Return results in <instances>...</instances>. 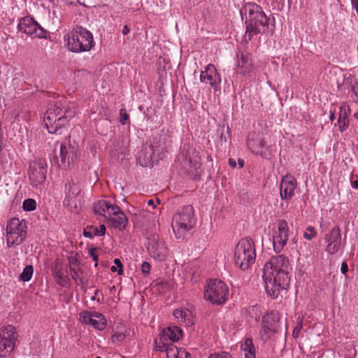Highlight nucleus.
Wrapping results in <instances>:
<instances>
[{
	"label": "nucleus",
	"instance_id": "f257e3e1",
	"mask_svg": "<svg viewBox=\"0 0 358 358\" xmlns=\"http://www.w3.org/2000/svg\"><path fill=\"white\" fill-rule=\"evenodd\" d=\"M292 267L287 257H272L264 266L263 279L267 294L277 299L280 292L287 290L290 282Z\"/></svg>",
	"mask_w": 358,
	"mask_h": 358
},
{
	"label": "nucleus",
	"instance_id": "f03ea898",
	"mask_svg": "<svg viewBox=\"0 0 358 358\" xmlns=\"http://www.w3.org/2000/svg\"><path fill=\"white\" fill-rule=\"evenodd\" d=\"M75 114L74 110L66 108L61 101H57L54 106L47 110L43 121L49 133L61 134L63 127L69 124V120Z\"/></svg>",
	"mask_w": 358,
	"mask_h": 358
},
{
	"label": "nucleus",
	"instance_id": "7ed1b4c3",
	"mask_svg": "<svg viewBox=\"0 0 358 358\" xmlns=\"http://www.w3.org/2000/svg\"><path fill=\"white\" fill-rule=\"evenodd\" d=\"M245 10L248 11V17L245 22L244 40L248 42L251 41L253 36L266 31L268 26V19L262 8L257 4H249Z\"/></svg>",
	"mask_w": 358,
	"mask_h": 358
},
{
	"label": "nucleus",
	"instance_id": "20e7f679",
	"mask_svg": "<svg viewBox=\"0 0 358 358\" xmlns=\"http://www.w3.org/2000/svg\"><path fill=\"white\" fill-rule=\"evenodd\" d=\"M234 262L242 270L248 269L255 262L256 251L250 238H243L237 243L234 251Z\"/></svg>",
	"mask_w": 358,
	"mask_h": 358
},
{
	"label": "nucleus",
	"instance_id": "39448f33",
	"mask_svg": "<svg viewBox=\"0 0 358 358\" xmlns=\"http://www.w3.org/2000/svg\"><path fill=\"white\" fill-rule=\"evenodd\" d=\"M66 41L69 49L75 52L89 51L94 43L92 33L83 27L72 30Z\"/></svg>",
	"mask_w": 358,
	"mask_h": 358
},
{
	"label": "nucleus",
	"instance_id": "423d86ee",
	"mask_svg": "<svg viewBox=\"0 0 358 358\" xmlns=\"http://www.w3.org/2000/svg\"><path fill=\"white\" fill-rule=\"evenodd\" d=\"M195 224L194 209L192 206H186L176 213L172 220L171 227L176 238H183L185 234Z\"/></svg>",
	"mask_w": 358,
	"mask_h": 358
},
{
	"label": "nucleus",
	"instance_id": "0eeeda50",
	"mask_svg": "<svg viewBox=\"0 0 358 358\" xmlns=\"http://www.w3.org/2000/svg\"><path fill=\"white\" fill-rule=\"evenodd\" d=\"M27 236V224L24 220L13 217L6 225V245L8 248L21 244Z\"/></svg>",
	"mask_w": 358,
	"mask_h": 358
},
{
	"label": "nucleus",
	"instance_id": "6e6552de",
	"mask_svg": "<svg viewBox=\"0 0 358 358\" xmlns=\"http://www.w3.org/2000/svg\"><path fill=\"white\" fill-rule=\"evenodd\" d=\"M229 296L227 285L220 280L211 279L205 286L204 298L213 303L222 304Z\"/></svg>",
	"mask_w": 358,
	"mask_h": 358
},
{
	"label": "nucleus",
	"instance_id": "1a4fd4ad",
	"mask_svg": "<svg viewBox=\"0 0 358 358\" xmlns=\"http://www.w3.org/2000/svg\"><path fill=\"white\" fill-rule=\"evenodd\" d=\"M18 334L15 328L8 325L0 328V357L8 356L13 350Z\"/></svg>",
	"mask_w": 358,
	"mask_h": 358
},
{
	"label": "nucleus",
	"instance_id": "9d476101",
	"mask_svg": "<svg viewBox=\"0 0 358 358\" xmlns=\"http://www.w3.org/2000/svg\"><path fill=\"white\" fill-rule=\"evenodd\" d=\"M182 330L177 326L169 327L164 329L159 336L155 339L156 348L160 351H165L172 343L178 341L182 337Z\"/></svg>",
	"mask_w": 358,
	"mask_h": 358
},
{
	"label": "nucleus",
	"instance_id": "9b49d317",
	"mask_svg": "<svg viewBox=\"0 0 358 358\" xmlns=\"http://www.w3.org/2000/svg\"><path fill=\"white\" fill-rule=\"evenodd\" d=\"M77 152L78 146L75 143H71L70 141L64 142L61 143L59 146L61 163H59L57 155H55L54 160L59 166L66 169L69 167L77 158Z\"/></svg>",
	"mask_w": 358,
	"mask_h": 358
},
{
	"label": "nucleus",
	"instance_id": "f8f14e48",
	"mask_svg": "<svg viewBox=\"0 0 358 358\" xmlns=\"http://www.w3.org/2000/svg\"><path fill=\"white\" fill-rule=\"evenodd\" d=\"M65 189L66 195L64 205L71 212L77 213L81 204L80 185L73 182H69L66 185Z\"/></svg>",
	"mask_w": 358,
	"mask_h": 358
},
{
	"label": "nucleus",
	"instance_id": "ddd939ff",
	"mask_svg": "<svg viewBox=\"0 0 358 358\" xmlns=\"http://www.w3.org/2000/svg\"><path fill=\"white\" fill-rule=\"evenodd\" d=\"M47 163L43 158H37L30 163L29 177L34 186L43 183L46 178Z\"/></svg>",
	"mask_w": 358,
	"mask_h": 358
},
{
	"label": "nucleus",
	"instance_id": "4468645a",
	"mask_svg": "<svg viewBox=\"0 0 358 358\" xmlns=\"http://www.w3.org/2000/svg\"><path fill=\"white\" fill-rule=\"evenodd\" d=\"M325 243H327L326 252L329 255L338 254L344 248L345 243L342 242L340 228L335 226L325 235Z\"/></svg>",
	"mask_w": 358,
	"mask_h": 358
},
{
	"label": "nucleus",
	"instance_id": "2eb2a0df",
	"mask_svg": "<svg viewBox=\"0 0 358 358\" xmlns=\"http://www.w3.org/2000/svg\"><path fill=\"white\" fill-rule=\"evenodd\" d=\"M18 29L32 37L45 38V31L30 17H23L18 24Z\"/></svg>",
	"mask_w": 358,
	"mask_h": 358
},
{
	"label": "nucleus",
	"instance_id": "dca6fc26",
	"mask_svg": "<svg viewBox=\"0 0 358 358\" xmlns=\"http://www.w3.org/2000/svg\"><path fill=\"white\" fill-rule=\"evenodd\" d=\"M147 249L152 257L159 261L164 260L168 254V249L164 241L156 234L148 238Z\"/></svg>",
	"mask_w": 358,
	"mask_h": 358
},
{
	"label": "nucleus",
	"instance_id": "f3484780",
	"mask_svg": "<svg viewBox=\"0 0 358 358\" xmlns=\"http://www.w3.org/2000/svg\"><path fill=\"white\" fill-rule=\"evenodd\" d=\"M289 238L287 222L282 220L278 222V229L273 235V245L275 252H280L286 245Z\"/></svg>",
	"mask_w": 358,
	"mask_h": 358
},
{
	"label": "nucleus",
	"instance_id": "a211bd4d",
	"mask_svg": "<svg viewBox=\"0 0 358 358\" xmlns=\"http://www.w3.org/2000/svg\"><path fill=\"white\" fill-rule=\"evenodd\" d=\"M200 80L209 84L215 91L220 90L221 77L213 64H208L205 71L201 72Z\"/></svg>",
	"mask_w": 358,
	"mask_h": 358
},
{
	"label": "nucleus",
	"instance_id": "6ab92c4d",
	"mask_svg": "<svg viewBox=\"0 0 358 358\" xmlns=\"http://www.w3.org/2000/svg\"><path fill=\"white\" fill-rule=\"evenodd\" d=\"M80 321L85 324H90L99 330L106 327L104 316L96 311H83L79 315Z\"/></svg>",
	"mask_w": 358,
	"mask_h": 358
},
{
	"label": "nucleus",
	"instance_id": "aec40b11",
	"mask_svg": "<svg viewBox=\"0 0 358 358\" xmlns=\"http://www.w3.org/2000/svg\"><path fill=\"white\" fill-rule=\"evenodd\" d=\"M296 178L287 174L282 178L280 184V196L282 200H289L294 195V189L296 187Z\"/></svg>",
	"mask_w": 358,
	"mask_h": 358
},
{
	"label": "nucleus",
	"instance_id": "412c9836",
	"mask_svg": "<svg viewBox=\"0 0 358 358\" xmlns=\"http://www.w3.org/2000/svg\"><path fill=\"white\" fill-rule=\"evenodd\" d=\"M247 145L252 153L259 155L262 158L266 157V153L262 151L265 142L262 134L257 132L250 133L247 139Z\"/></svg>",
	"mask_w": 358,
	"mask_h": 358
},
{
	"label": "nucleus",
	"instance_id": "4be33fe9",
	"mask_svg": "<svg viewBox=\"0 0 358 358\" xmlns=\"http://www.w3.org/2000/svg\"><path fill=\"white\" fill-rule=\"evenodd\" d=\"M178 160L181 162L184 167L189 166L190 171H195L197 172L201 165L200 159L197 155L191 157L189 152L185 151V149L182 150L181 155L178 157Z\"/></svg>",
	"mask_w": 358,
	"mask_h": 358
},
{
	"label": "nucleus",
	"instance_id": "5701e85b",
	"mask_svg": "<svg viewBox=\"0 0 358 358\" xmlns=\"http://www.w3.org/2000/svg\"><path fill=\"white\" fill-rule=\"evenodd\" d=\"M173 316L178 323L186 327H191L194 324V315L189 308L176 309L173 312Z\"/></svg>",
	"mask_w": 358,
	"mask_h": 358
},
{
	"label": "nucleus",
	"instance_id": "b1692460",
	"mask_svg": "<svg viewBox=\"0 0 358 358\" xmlns=\"http://www.w3.org/2000/svg\"><path fill=\"white\" fill-rule=\"evenodd\" d=\"M238 71L244 76H250L253 71L251 55L241 52L238 55Z\"/></svg>",
	"mask_w": 358,
	"mask_h": 358
},
{
	"label": "nucleus",
	"instance_id": "393cba45",
	"mask_svg": "<svg viewBox=\"0 0 358 358\" xmlns=\"http://www.w3.org/2000/svg\"><path fill=\"white\" fill-rule=\"evenodd\" d=\"M115 210H118V206L110 203L106 200H99L94 204V211L96 214L103 215L106 218L108 215L114 213Z\"/></svg>",
	"mask_w": 358,
	"mask_h": 358
},
{
	"label": "nucleus",
	"instance_id": "a878e982",
	"mask_svg": "<svg viewBox=\"0 0 358 358\" xmlns=\"http://www.w3.org/2000/svg\"><path fill=\"white\" fill-rule=\"evenodd\" d=\"M112 224V226L120 230H123L127 224V218L124 213L118 206V210H115L114 213L108 215L106 217Z\"/></svg>",
	"mask_w": 358,
	"mask_h": 358
},
{
	"label": "nucleus",
	"instance_id": "bb28decb",
	"mask_svg": "<svg viewBox=\"0 0 358 358\" xmlns=\"http://www.w3.org/2000/svg\"><path fill=\"white\" fill-rule=\"evenodd\" d=\"M138 164L143 166H151L156 162L152 146L145 145L138 157Z\"/></svg>",
	"mask_w": 358,
	"mask_h": 358
},
{
	"label": "nucleus",
	"instance_id": "cd10ccee",
	"mask_svg": "<svg viewBox=\"0 0 358 358\" xmlns=\"http://www.w3.org/2000/svg\"><path fill=\"white\" fill-rule=\"evenodd\" d=\"M262 323L268 326L272 333H277L280 327V315L278 312H271L263 317Z\"/></svg>",
	"mask_w": 358,
	"mask_h": 358
},
{
	"label": "nucleus",
	"instance_id": "c85d7f7f",
	"mask_svg": "<svg viewBox=\"0 0 358 358\" xmlns=\"http://www.w3.org/2000/svg\"><path fill=\"white\" fill-rule=\"evenodd\" d=\"M167 358H192L191 355L184 349L170 346L166 349Z\"/></svg>",
	"mask_w": 358,
	"mask_h": 358
},
{
	"label": "nucleus",
	"instance_id": "c756f323",
	"mask_svg": "<svg viewBox=\"0 0 358 358\" xmlns=\"http://www.w3.org/2000/svg\"><path fill=\"white\" fill-rule=\"evenodd\" d=\"M105 233L106 227L104 224H101L99 227L94 226L87 227L83 231V235L87 238H92L94 236H103Z\"/></svg>",
	"mask_w": 358,
	"mask_h": 358
},
{
	"label": "nucleus",
	"instance_id": "7c9ffc66",
	"mask_svg": "<svg viewBox=\"0 0 358 358\" xmlns=\"http://www.w3.org/2000/svg\"><path fill=\"white\" fill-rule=\"evenodd\" d=\"M245 358H255V348L252 338H246L241 346Z\"/></svg>",
	"mask_w": 358,
	"mask_h": 358
},
{
	"label": "nucleus",
	"instance_id": "2f4dec72",
	"mask_svg": "<svg viewBox=\"0 0 358 358\" xmlns=\"http://www.w3.org/2000/svg\"><path fill=\"white\" fill-rule=\"evenodd\" d=\"M343 85L345 88L353 92L358 99V80L355 76L350 75L344 78Z\"/></svg>",
	"mask_w": 358,
	"mask_h": 358
},
{
	"label": "nucleus",
	"instance_id": "473e14b6",
	"mask_svg": "<svg viewBox=\"0 0 358 358\" xmlns=\"http://www.w3.org/2000/svg\"><path fill=\"white\" fill-rule=\"evenodd\" d=\"M148 146H152V150L153 151L155 159L156 162H158L165 150L166 148L164 143H162L160 141L154 140L151 144L148 145Z\"/></svg>",
	"mask_w": 358,
	"mask_h": 358
},
{
	"label": "nucleus",
	"instance_id": "72a5a7b5",
	"mask_svg": "<svg viewBox=\"0 0 358 358\" xmlns=\"http://www.w3.org/2000/svg\"><path fill=\"white\" fill-rule=\"evenodd\" d=\"M340 116L338 119V124L340 131H343L348 125L347 109L344 107L340 108Z\"/></svg>",
	"mask_w": 358,
	"mask_h": 358
},
{
	"label": "nucleus",
	"instance_id": "f704fd0d",
	"mask_svg": "<svg viewBox=\"0 0 358 358\" xmlns=\"http://www.w3.org/2000/svg\"><path fill=\"white\" fill-rule=\"evenodd\" d=\"M34 273V267L31 265H28L24 267L23 271L19 276V280L23 282H28L31 280Z\"/></svg>",
	"mask_w": 358,
	"mask_h": 358
},
{
	"label": "nucleus",
	"instance_id": "c9c22d12",
	"mask_svg": "<svg viewBox=\"0 0 358 358\" xmlns=\"http://www.w3.org/2000/svg\"><path fill=\"white\" fill-rule=\"evenodd\" d=\"M273 334L268 326L262 323V329L259 331V336L264 342L270 338L271 334Z\"/></svg>",
	"mask_w": 358,
	"mask_h": 358
},
{
	"label": "nucleus",
	"instance_id": "e433bc0d",
	"mask_svg": "<svg viewBox=\"0 0 358 358\" xmlns=\"http://www.w3.org/2000/svg\"><path fill=\"white\" fill-rule=\"evenodd\" d=\"M22 207L26 211H31L36 209V203L34 199H27L23 201Z\"/></svg>",
	"mask_w": 358,
	"mask_h": 358
},
{
	"label": "nucleus",
	"instance_id": "4c0bfd02",
	"mask_svg": "<svg viewBox=\"0 0 358 358\" xmlns=\"http://www.w3.org/2000/svg\"><path fill=\"white\" fill-rule=\"evenodd\" d=\"M126 334L123 332H116L113 334L111 337V341L113 343L116 345H120L122 341L125 339Z\"/></svg>",
	"mask_w": 358,
	"mask_h": 358
},
{
	"label": "nucleus",
	"instance_id": "58836bf2",
	"mask_svg": "<svg viewBox=\"0 0 358 358\" xmlns=\"http://www.w3.org/2000/svg\"><path fill=\"white\" fill-rule=\"evenodd\" d=\"M317 236V231L312 226H308L303 234V237L307 240H311Z\"/></svg>",
	"mask_w": 358,
	"mask_h": 358
},
{
	"label": "nucleus",
	"instance_id": "ea45409f",
	"mask_svg": "<svg viewBox=\"0 0 358 358\" xmlns=\"http://www.w3.org/2000/svg\"><path fill=\"white\" fill-rule=\"evenodd\" d=\"M71 276L75 280L76 283L79 285L83 282L82 279L79 277L78 273L75 266H70Z\"/></svg>",
	"mask_w": 358,
	"mask_h": 358
},
{
	"label": "nucleus",
	"instance_id": "a19ab883",
	"mask_svg": "<svg viewBox=\"0 0 358 358\" xmlns=\"http://www.w3.org/2000/svg\"><path fill=\"white\" fill-rule=\"evenodd\" d=\"M208 358H232L231 355L226 352H215L211 354Z\"/></svg>",
	"mask_w": 358,
	"mask_h": 358
},
{
	"label": "nucleus",
	"instance_id": "79ce46f5",
	"mask_svg": "<svg viewBox=\"0 0 358 358\" xmlns=\"http://www.w3.org/2000/svg\"><path fill=\"white\" fill-rule=\"evenodd\" d=\"M303 327V324H302V321H299L296 326L294 327V329H293V331H292V336L294 338H297L299 337V334L301 332V330Z\"/></svg>",
	"mask_w": 358,
	"mask_h": 358
},
{
	"label": "nucleus",
	"instance_id": "37998d69",
	"mask_svg": "<svg viewBox=\"0 0 358 358\" xmlns=\"http://www.w3.org/2000/svg\"><path fill=\"white\" fill-rule=\"evenodd\" d=\"M129 120V115L124 108L120 110V122L122 124H127V121Z\"/></svg>",
	"mask_w": 358,
	"mask_h": 358
},
{
	"label": "nucleus",
	"instance_id": "c03bdc74",
	"mask_svg": "<svg viewBox=\"0 0 358 358\" xmlns=\"http://www.w3.org/2000/svg\"><path fill=\"white\" fill-rule=\"evenodd\" d=\"M151 268L150 264L147 262H143L141 265V271L143 274H148Z\"/></svg>",
	"mask_w": 358,
	"mask_h": 358
},
{
	"label": "nucleus",
	"instance_id": "a18cd8bd",
	"mask_svg": "<svg viewBox=\"0 0 358 358\" xmlns=\"http://www.w3.org/2000/svg\"><path fill=\"white\" fill-rule=\"evenodd\" d=\"M96 248H91L89 250V255L92 257L93 260L95 262V266L98 265V255L96 253Z\"/></svg>",
	"mask_w": 358,
	"mask_h": 358
},
{
	"label": "nucleus",
	"instance_id": "49530a36",
	"mask_svg": "<svg viewBox=\"0 0 358 358\" xmlns=\"http://www.w3.org/2000/svg\"><path fill=\"white\" fill-rule=\"evenodd\" d=\"M114 263L119 268V269L117 271V273L119 275L122 274V273H123V266H122V264L121 263V261L119 259H115Z\"/></svg>",
	"mask_w": 358,
	"mask_h": 358
},
{
	"label": "nucleus",
	"instance_id": "de8ad7c7",
	"mask_svg": "<svg viewBox=\"0 0 358 358\" xmlns=\"http://www.w3.org/2000/svg\"><path fill=\"white\" fill-rule=\"evenodd\" d=\"M10 264H12L13 265H16L19 260L18 253L17 252H15L13 255V256H10Z\"/></svg>",
	"mask_w": 358,
	"mask_h": 358
},
{
	"label": "nucleus",
	"instance_id": "09e8293b",
	"mask_svg": "<svg viewBox=\"0 0 358 358\" xmlns=\"http://www.w3.org/2000/svg\"><path fill=\"white\" fill-rule=\"evenodd\" d=\"M341 271L343 274H345L348 271V266L345 262L341 264Z\"/></svg>",
	"mask_w": 358,
	"mask_h": 358
},
{
	"label": "nucleus",
	"instance_id": "8fccbe9b",
	"mask_svg": "<svg viewBox=\"0 0 358 358\" xmlns=\"http://www.w3.org/2000/svg\"><path fill=\"white\" fill-rule=\"evenodd\" d=\"M69 266L71 265L72 266H74V264L77 262L78 259L76 257H71L69 258Z\"/></svg>",
	"mask_w": 358,
	"mask_h": 358
},
{
	"label": "nucleus",
	"instance_id": "3c124183",
	"mask_svg": "<svg viewBox=\"0 0 358 358\" xmlns=\"http://www.w3.org/2000/svg\"><path fill=\"white\" fill-rule=\"evenodd\" d=\"M352 5L355 8L357 13L358 15V0H351Z\"/></svg>",
	"mask_w": 358,
	"mask_h": 358
},
{
	"label": "nucleus",
	"instance_id": "603ef678",
	"mask_svg": "<svg viewBox=\"0 0 358 358\" xmlns=\"http://www.w3.org/2000/svg\"><path fill=\"white\" fill-rule=\"evenodd\" d=\"M229 164L230 166L234 168L236 166V160L232 159V158H230L229 159Z\"/></svg>",
	"mask_w": 358,
	"mask_h": 358
},
{
	"label": "nucleus",
	"instance_id": "864d4df0",
	"mask_svg": "<svg viewBox=\"0 0 358 358\" xmlns=\"http://www.w3.org/2000/svg\"><path fill=\"white\" fill-rule=\"evenodd\" d=\"M129 31H130L129 27L127 25H125V26H124L122 32L123 35H127L129 32Z\"/></svg>",
	"mask_w": 358,
	"mask_h": 358
},
{
	"label": "nucleus",
	"instance_id": "5fc2aeb1",
	"mask_svg": "<svg viewBox=\"0 0 358 358\" xmlns=\"http://www.w3.org/2000/svg\"><path fill=\"white\" fill-rule=\"evenodd\" d=\"M148 205L150 206H152L153 208L156 207V206L155 205V201L152 199H149L148 201Z\"/></svg>",
	"mask_w": 358,
	"mask_h": 358
},
{
	"label": "nucleus",
	"instance_id": "6e6d98bb",
	"mask_svg": "<svg viewBox=\"0 0 358 358\" xmlns=\"http://www.w3.org/2000/svg\"><path fill=\"white\" fill-rule=\"evenodd\" d=\"M352 187L358 189V180L352 181Z\"/></svg>",
	"mask_w": 358,
	"mask_h": 358
},
{
	"label": "nucleus",
	"instance_id": "4d7b16f0",
	"mask_svg": "<svg viewBox=\"0 0 358 358\" xmlns=\"http://www.w3.org/2000/svg\"><path fill=\"white\" fill-rule=\"evenodd\" d=\"M238 165H239L240 168L243 167V166H244V160L242 159H238Z\"/></svg>",
	"mask_w": 358,
	"mask_h": 358
},
{
	"label": "nucleus",
	"instance_id": "13d9d810",
	"mask_svg": "<svg viewBox=\"0 0 358 358\" xmlns=\"http://www.w3.org/2000/svg\"><path fill=\"white\" fill-rule=\"evenodd\" d=\"M110 270L112 272H116L118 270L117 269V267L115 266H113L111 268H110Z\"/></svg>",
	"mask_w": 358,
	"mask_h": 358
},
{
	"label": "nucleus",
	"instance_id": "bf43d9fd",
	"mask_svg": "<svg viewBox=\"0 0 358 358\" xmlns=\"http://www.w3.org/2000/svg\"><path fill=\"white\" fill-rule=\"evenodd\" d=\"M334 119V115L333 113L330 115V120H333Z\"/></svg>",
	"mask_w": 358,
	"mask_h": 358
},
{
	"label": "nucleus",
	"instance_id": "052dcab7",
	"mask_svg": "<svg viewBox=\"0 0 358 358\" xmlns=\"http://www.w3.org/2000/svg\"><path fill=\"white\" fill-rule=\"evenodd\" d=\"M355 117L358 119V112L355 114Z\"/></svg>",
	"mask_w": 358,
	"mask_h": 358
},
{
	"label": "nucleus",
	"instance_id": "680f3d73",
	"mask_svg": "<svg viewBox=\"0 0 358 358\" xmlns=\"http://www.w3.org/2000/svg\"><path fill=\"white\" fill-rule=\"evenodd\" d=\"M98 290L96 289L94 292L95 294H97Z\"/></svg>",
	"mask_w": 358,
	"mask_h": 358
},
{
	"label": "nucleus",
	"instance_id": "e2e57ef3",
	"mask_svg": "<svg viewBox=\"0 0 358 358\" xmlns=\"http://www.w3.org/2000/svg\"><path fill=\"white\" fill-rule=\"evenodd\" d=\"M96 358H101V357H96Z\"/></svg>",
	"mask_w": 358,
	"mask_h": 358
},
{
	"label": "nucleus",
	"instance_id": "0e129e2a",
	"mask_svg": "<svg viewBox=\"0 0 358 358\" xmlns=\"http://www.w3.org/2000/svg\"><path fill=\"white\" fill-rule=\"evenodd\" d=\"M0 358H3V357H0Z\"/></svg>",
	"mask_w": 358,
	"mask_h": 358
}]
</instances>
